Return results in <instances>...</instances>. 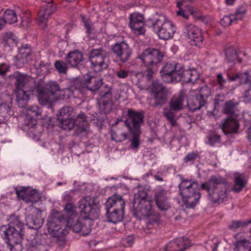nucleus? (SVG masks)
<instances>
[{"instance_id": "1", "label": "nucleus", "mask_w": 251, "mask_h": 251, "mask_svg": "<svg viewBox=\"0 0 251 251\" xmlns=\"http://www.w3.org/2000/svg\"><path fill=\"white\" fill-rule=\"evenodd\" d=\"M80 221L77 217L71 220L70 223L65 220V217L62 212L52 210L48 218L47 228L49 233L52 236L58 238H61L67 234L70 229L76 233L79 232L81 235H88L91 228L90 226H86L85 224Z\"/></svg>"}, {"instance_id": "2", "label": "nucleus", "mask_w": 251, "mask_h": 251, "mask_svg": "<svg viewBox=\"0 0 251 251\" xmlns=\"http://www.w3.org/2000/svg\"><path fill=\"white\" fill-rule=\"evenodd\" d=\"M160 74L163 80L167 83L182 80L194 83L200 77L199 72L195 69L184 70L181 65L175 62L166 63L160 71Z\"/></svg>"}, {"instance_id": "3", "label": "nucleus", "mask_w": 251, "mask_h": 251, "mask_svg": "<svg viewBox=\"0 0 251 251\" xmlns=\"http://www.w3.org/2000/svg\"><path fill=\"white\" fill-rule=\"evenodd\" d=\"M8 226H3L0 228V234L8 245L11 251H21L20 244L24 235V224L19 216L12 215L8 218Z\"/></svg>"}, {"instance_id": "4", "label": "nucleus", "mask_w": 251, "mask_h": 251, "mask_svg": "<svg viewBox=\"0 0 251 251\" xmlns=\"http://www.w3.org/2000/svg\"><path fill=\"white\" fill-rule=\"evenodd\" d=\"M38 93V100L39 102L43 105H45L51 102L49 94V93L53 96L55 99H67L71 97L73 92L71 88H67L61 89L58 84L55 81H49L46 83L45 87L38 84L36 87Z\"/></svg>"}, {"instance_id": "5", "label": "nucleus", "mask_w": 251, "mask_h": 251, "mask_svg": "<svg viewBox=\"0 0 251 251\" xmlns=\"http://www.w3.org/2000/svg\"><path fill=\"white\" fill-rule=\"evenodd\" d=\"M16 82L15 93L19 107H25L29 99V96L34 89V79L23 74L18 73L14 76Z\"/></svg>"}, {"instance_id": "6", "label": "nucleus", "mask_w": 251, "mask_h": 251, "mask_svg": "<svg viewBox=\"0 0 251 251\" xmlns=\"http://www.w3.org/2000/svg\"><path fill=\"white\" fill-rule=\"evenodd\" d=\"M199 186L196 181L183 179L179 185V193L182 200L187 207L193 208L199 201L201 195Z\"/></svg>"}, {"instance_id": "7", "label": "nucleus", "mask_w": 251, "mask_h": 251, "mask_svg": "<svg viewBox=\"0 0 251 251\" xmlns=\"http://www.w3.org/2000/svg\"><path fill=\"white\" fill-rule=\"evenodd\" d=\"M127 119L125 121L133 138L131 140V148L138 149L139 145V136L141 134V126L144 123V113L143 111H136L132 109L127 111Z\"/></svg>"}, {"instance_id": "8", "label": "nucleus", "mask_w": 251, "mask_h": 251, "mask_svg": "<svg viewBox=\"0 0 251 251\" xmlns=\"http://www.w3.org/2000/svg\"><path fill=\"white\" fill-rule=\"evenodd\" d=\"M222 182L221 177L214 176L211 177L208 183H201V187L207 190L213 202H221L227 197V189L226 185Z\"/></svg>"}, {"instance_id": "9", "label": "nucleus", "mask_w": 251, "mask_h": 251, "mask_svg": "<svg viewBox=\"0 0 251 251\" xmlns=\"http://www.w3.org/2000/svg\"><path fill=\"white\" fill-rule=\"evenodd\" d=\"M238 102L233 100L225 103L224 110L226 114L230 116L220 125V127L225 134L235 133L238 132L239 125L237 115L234 112Z\"/></svg>"}, {"instance_id": "10", "label": "nucleus", "mask_w": 251, "mask_h": 251, "mask_svg": "<svg viewBox=\"0 0 251 251\" xmlns=\"http://www.w3.org/2000/svg\"><path fill=\"white\" fill-rule=\"evenodd\" d=\"M152 27L159 38L164 40L173 38L176 30V25L164 15H160L155 19Z\"/></svg>"}, {"instance_id": "11", "label": "nucleus", "mask_w": 251, "mask_h": 251, "mask_svg": "<svg viewBox=\"0 0 251 251\" xmlns=\"http://www.w3.org/2000/svg\"><path fill=\"white\" fill-rule=\"evenodd\" d=\"M80 214L83 220L94 221L99 217L100 209L94 197H86L78 201Z\"/></svg>"}, {"instance_id": "12", "label": "nucleus", "mask_w": 251, "mask_h": 251, "mask_svg": "<svg viewBox=\"0 0 251 251\" xmlns=\"http://www.w3.org/2000/svg\"><path fill=\"white\" fill-rule=\"evenodd\" d=\"M134 202L138 203V208L143 216L149 217L153 215V201L151 198H147V194L145 190H140L135 195Z\"/></svg>"}, {"instance_id": "13", "label": "nucleus", "mask_w": 251, "mask_h": 251, "mask_svg": "<svg viewBox=\"0 0 251 251\" xmlns=\"http://www.w3.org/2000/svg\"><path fill=\"white\" fill-rule=\"evenodd\" d=\"M183 34L186 41L193 46L200 47L203 41L201 29L198 26L190 24L183 29Z\"/></svg>"}, {"instance_id": "14", "label": "nucleus", "mask_w": 251, "mask_h": 251, "mask_svg": "<svg viewBox=\"0 0 251 251\" xmlns=\"http://www.w3.org/2000/svg\"><path fill=\"white\" fill-rule=\"evenodd\" d=\"M228 79L230 81L239 80L240 83L245 84L246 90L243 94L242 100L246 103L251 104V70L234 76L228 75Z\"/></svg>"}, {"instance_id": "15", "label": "nucleus", "mask_w": 251, "mask_h": 251, "mask_svg": "<svg viewBox=\"0 0 251 251\" xmlns=\"http://www.w3.org/2000/svg\"><path fill=\"white\" fill-rule=\"evenodd\" d=\"M111 207L117 206V209L111 213V223L114 224L121 222L123 218V211L125 208V202L120 195H115L111 198Z\"/></svg>"}, {"instance_id": "16", "label": "nucleus", "mask_w": 251, "mask_h": 251, "mask_svg": "<svg viewBox=\"0 0 251 251\" xmlns=\"http://www.w3.org/2000/svg\"><path fill=\"white\" fill-rule=\"evenodd\" d=\"M162 53L156 49H148L144 50L139 58L146 66H156L162 59Z\"/></svg>"}, {"instance_id": "17", "label": "nucleus", "mask_w": 251, "mask_h": 251, "mask_svg": "<svg viewBox=\"0 0 251 251\" xmlns=\"http://www.w3.org/2000/svg\"><path fill=\"white\" fill-rule=\"evenodd\" d=\"M91 67L96 72H98L107 68L108 65L104 62V58L101 54V50H93L89 56Z\"/></svg>"}, {"instance_id": "18", "label": "nucleus", "mask_w": 251, "mask_h": 251, "mask_svg": "<svg viewBox=\"0 0 251 251\" xmlns=\"http://www.w3.org/2000/svg\"><path fill=\"white\" fill-rule=\"evenodd\" d=\"M112 50L122 62L129 60L132 54L131 49L125 42L116 43L112 47Z\"/></svg>"}, {"instance_id": "19", "label": "nucleus", "mask_w": 251, "mask_h": 251, "mask_svg": "<svg viewBox=\"0 0 251 251\" xmlns=\"http://www.w3.org/2000/svg\"><path fill=\"white\" fill-rule=\"evenodd\" d=\"M16 194L19 199L23 200L26 203L36 202L41 198L40 195L38 191L29 188H24L21 190H17Z\"/></svg>"}, {"instance_id": "20", "label": "nucleus", "mask_w": 251, "mask_h": 251, "mask_svg": "<svg viewBox=\"0 0 251 251\" xmlns=\"http://www.w3.org/2000/svg\"><path fill=\"white\" fill-rule=\"evenodd\" d=\"M150 88L154 95L156 104L160 105L164 103L167 99V89L157 81H154Z\"/></svg>"}, {"instance_id": "21", "label": "nucleus", "mask_w": 251, "mask_h": 251, "mask_svg": "<svg viewBox=\"0 0 251 251\" xmlns=\"http://www.w3.org/2000/svg\"><path fill=\"white\" fill-rule=\"evenodd\" d=\"M191 246V243L187 238H179L169 242L165 247V251H184Z\"/></svg>"}, {"instance_id": "22", "label": "nucleus", "mask_w": 251, "mask_h": 251, "mask_svg": "<svg viewBox=\"0 0 251 251\" xmlns=\"http://www.w3.org/2000/svg\"><path fill=\"white\" fill-rule=\"evenodd\" d=\"M246 12L245 8L240 7L236 10L234 14L224 16L220 21V24L223 26H228L235 21L242 20Z\"/></svg>"}, {"instance_id": "23", "label": "nucleus", "mask_w": 251, "mask_h": 251, "mask_svg": "<svg viewBox=\"0 0 251 251\" xmlns=\"http://www.w3.org/2000/svg\"><path fill=\"white\" fill-rule=\"evenodd\" d=\"M41 115V110L37 105H32L26 109L25 119V124L30 127H33L37 125L36 118Z\"/></svg>"}, {"instance_id": "24", "label": "nucleus", "mask_w": 251, "mask_h": 251, "mask_svg": "<svg viewBox=\"0 0 251 251\" xmlns=\"http://www.w3.org/2000/svg\"><path fill=\"white\" fill-rule=\"evenodd\" d=\"M83 60L82 52L77 50L70 51L65 57L66 62L73 68H78Z\"/></svg>"}, {"instance_id": "25", "label": "nucleus", "mask_w": 251, "mask_h": 251, "mask_svg": "<svg viewBox=\"0 0 251 251\" xmlns=\"http://www.w3.org/2000/svg\"><path fill=\"white\" fill-rule=\"evenodd\" d=\"M166 192L163 189H159L155 194V203L158 208L161 210H166L170 207L168 201Z\"/></svg>"}, {"instance_id": "26", "label": "nucleus", "mask_w": 251, "mask_h": 251, "mask_svg": "<svg viewBox=\"0 0 251 251\" xmlns=\"http://www.w3.org/2000/svg\"><path fill=\"white\" fill-rule=\"evenodd\" d=\"M53 5H47L46 8H42L38 14L37 20L40 27L44 28L47 26V21L50 16L54 11Z\"/></svg>"}, {"instance_id": "27", "label": "nucleus", "mask_w": 251, "mask_h": 251, "mask_svg": "<svg viewBox=\"0 0 251 251\" xmlns=\"http://www.w3.org/2000/svg\"><path fill=\"white\" fill-rule=\"evenodd\" d=\"M235 238L237 241L234 244V251H251L250 243L246 239L244 233H238Z\"/></svg>"}, {"instance_id": "28", "label": "nucleus", "mask_w": 251, "mask_h": 251, "mask_svg": "<svg viewBox=\"0 0 251 251\" xmlns=\"http://www.w3.org/2000/svg\"><path fill=\"white\" fill-rule=\"evenodd\" d=\"M86 87L91 91L98 90L102 84V79L88 74L85 77Z\"/></svg>"}, {"instance_id": "29", "label": "nucleus", "mask_w": 251, "mask_h": 251, "mask_svg": "<svg viewBox=\"0 0 251 251\" xmlns=\"http://www.w3.org/2000/svg\"><path fill=\"white\" fill-rule=\"evenodd\" d=\"M40 212H36L35 214L28 215L26 216L27 225L31 228L37 229L42 226L43 220L40 217Z\"/></svg>"}, {"instance_id": "30", "label": "nucleus", "mask_w": 251, "mask_h": 251, "mask_svg": "<svg viewBox=\"0 0 251 251\" xmlns=\"http://www.w3.org/2000/svg\"><path fill=\"white\" fill-rule=\"evenodd\" d=\"M184 101V94L181 92L173 97L170 100V107L174 110H180L183 107Z\"/></svg>"}, {"instance_id": "31", "label": "nucleus", "mask_w": 251, "mask_h": 251, "mask_svg": "<svg viewBox=\"0 0 251 251\" xmlns=\"http://www.w3.org/2000/svg\"><path fill=\"white\" fill-rule=\"evenodd\" d=\"M31 55V50L29 45H23L19 49V53L17 55V58L23 63H27L30 59Z\"/></svg>"}, {"instance_id": "32", "label": "nucleus", "mask_w": 251, "mask_h": 251, "mask_svg": "<svg viewBox=\"0 0 251 251\" xmlns=\"http://www.w3.org/2000/svg\"><path fill=\"white\" fill-rule=\"evenodd\" d=\"M205 103V100L201 99L197 95L192 99L188 100L187 106L190 111H195L199 110Z\"/></svg>"}, {"instance_id": "33", "label": "nucleus", "mask_w": 251, "mask_h": 251, "mask_svg": "<svg viewBox=\"0 0 251 251\" xmlns=\"http://www.w3.org/2000/svg\"><path fill=\"white\" fill-rule=\"evenodd\" d=\"M234 183L232 191L235 193H238L245 186L247 181L243 174L236 173L234 174Z\"/></svg>"}, {"instance_id": "34", "label": "nucleus", "mask_w": 251, "mask_h": 251, "mask_svg": "<svg viewBox=\"0 0 251 251\" xmlns=\"http://www.w3.org/2000/svg\"><path fill=\"white\" fill-rule=\"evenodd\" d=\"M75 126L80 131L86 130L89 124L87 120V117L84 113L78 114L75 121Z\"/></svg>"}, {"instance_id": "35", "label": "nucleus", "mask_w": 251, "mask_h": 251, "mask_svg": "<svg viewBox=\"0 0 251 251\" xmlns=\"http://www.w3.org/2000/svg\"><path fill=\"white\" fill-rule=\"evenodd\" d=\"M74 108L71 106H64L62 107L57 114V120L58 121H64L70 118L73 117Z\"/></svg>"}, {"instance_id": "36", "label": "nucleus", "mask_w": 251, "mask_h": 251, "mask_svg": "<svg viewBox=\"0 0 251 251\" xmlns=\"http://www.w3.org/2000/svg\"><path fill=\"white\" fill-rule=\"evenodd\" d=\"M64 209L67 214V217L66 218H65V220L68 221V223H70L71 220L77 217V213L75 212V207L73 204L70 203H67Z\"/></svg>"}, {"instance_id": "37", "label": "nucleus", "mask_w": 251, "mask_h": 251, "mask_svg": "<svg viewBox=\"0 0 251 251\" xmlns=\"http://www.w3.org/2000/svg\"><path fill=\"white\" fill-rule=\"evenodd\" d=\"M3 19L5 21L6 23L13 24L17 22V17L14 10L7 9L3 15Z\"/></svg>"}, {"instance_id": "38", "label": "nucleus", "mask_w": 251, "mask_h": 251, "mask_svg": "<svg viewBox=\"0 0 251 251\" xmlns=\"http://www.w3.org/2000/svg\"><path fill=\"white\" fill-rule=\"evenodd\" d=\"M109 90L107 92H105L103 95H101L98 103L101 109L104 113L108 112V110H106V107L108 106L109 104V99L108 98L109 93Z\"/></svg>"}, {"instance_id": "39", "label": "nucleus", "mask_w": 251, "mask_h": 251, "mask_svg": "<svg viewBox=\"0 0 251 251\" xmlns=\"http://www.w3.org/2000/svg\"><path fill=\"white\" fill-rule=\"evenodd\" d=\"M251 224V218L246 220H237L232 221L229 226L230 228L236 229L239 228H243Z\"/></svg>"}, {"instance_id": "40", "label": "nucleus", "mask_w": 251, "mask_h": 251, "mask_svg": "<svg viewBox=\"0 0 251 251\" xmlns=\"http://www.w3.org/2000/svg\"><path fill=\"white\" fill-rule=\"evenodd\" d=\"M226 54L229 62H235L236 61H241V60L238 59L237 51L233 48H229L226 49Z\"/></svg>"}, {"instance_id": "41", "label": "nucleus", "mask_w": 251, "mask_h": 251, "mask_svg": "<svg viewBox=\"0 0 251 251\" xmlns=\"http://www.w3.org/2000/svg\"><path fill=\"white\" fill-rule=\"evenodd\" d=\"M59 122L61 127L65 130H71L75 126V120L74 117L64 119L62 121H59Z\"/></svg>"}, {"instance_id": "42", "label": "nucleus", "mask_w": 251, "mask_h": 251, "mask_svg": "<svg viewBox=\"0 0 251 251\" xmlns=\"http://www.w3.org/2000/svg\"><path fill=\"white\" fill-rule=\"evenodd\" d=\"M68 64L62 60H57L54 63V67L57 72L61 74H67L68 70Z\"/></svg>"}, {"instance_id": "43", "label": "nucleus", "mask_w": 251, "mask_h": 251, "mask_svg": "<svg viewBox=\"0 0 251 251\" xmlns=\"http://www.w3.org/2000/svg\"><path fill=\"white\" fill-rule=\"evenodd\" d=\"M172 110L173 109H170L167 108H164L163 113L170 124L172 126H174L176 125V120L175 113Z\"/></svg>"}, {"instance_id": "44", "label": "nucleus", "mask_w": 251, "mask_h": 251, "mask_svg": "<svg viewBox=\"0 0 251 251\" xmlns=\"http://www.w3.org/2000/svg\"><path fill=\"white\" fill-rule=\"evenodd\" d=\"M31 22L30 12L28 11L24 12L21 17L22 26L24 28H27L30 25Z\"/></svg>"}, {"instance_id": "45", "label": "nucleus", "mask_w": 251, "mask_h": 251, "mask_svg": "<svg viewBox=\"0 0 251 251\" xmlns=\"http://www.w3.org/2000/svg\"><path fill=\"white\" fill-rule=\"evenodd\" d=\"M132 32L137 35L144 34L145 32V29L144 23L142 24H135L129 25Z\"/></svg>"}, {"instance_id": "46", "label": "nucleus", "mask_w": 251, "mask_h": 251, "mask_svg": "<svg viewBox=\"0 0 251 251\" xmlns=\"http://www.w3.org/2000/svg\"><path fill=\"white\" fill-rule=\"evenodd\" d=\"M143 20L144 18L142 15L137 13H132L130 16L129 25L137 24H142L143 23Z\"/></svg>"}, {"instance_id": "47", "label": "nucleus", "mask_w": 251, "mask_h": 251, "mask_svg": "<svg viewBox=\"0 0 251 251\" xmlns=\"http://www.w3.org/2000/svg\"><path fill=\"white\" fill-rule=\"evenodd\" d=\"M210 89L206 85L201 87L200 90V94L197 95L200 98L205 100H206L207 98L210 95Z\"/></svg>"}, {"instance_id": "48", "label": "nucleus", "mask_w": 251, "mask_h": 251, "mask_svg": "<svg viewBox=\"0 0 251 251\" xmlns=\"http://www.w3.org/2000/svg\"><path fill=\"white\" fill-rule=\"evenodd\" d=\"M83 22L84 23L85 27L86 29L87 33L88 35L91 33V29L92 24L89 19H85L84 17L82 18Z\"/></svg>"}, {"instance_id": "49", "label": "nucleus", "mask_w": 251, "mask_h": 251, "mask_svg": "<svg viewBox=\"0 0 251 251\" xmlns=\"http://www.w3.org/2000/svg\"><path fill=\"white\" fill-rule=\"evenodd\" d=\"M217 81L220 88L223 89L226 82V80L224 78L223 75L221 73L217 74Z\"/></svg>"}, {"instance_id": "50", "label": "nucleus", "mask_w": 251, "mask_h": 251, "mask_svg": "<svg viewBox=\"0 0 251 251\" xmlns=\"http://www.w3.org/2000/svg\"><path fill=\"white\" fill-rule=\"evenodd\" d=\"M220 139V137L218 135H212L208 137V142L210 145L213 146L215 143L218 142Z\"/></svg>"}, {"instance_id": "51", "label": "nucleus", "mask_w": 251, "mask_h": 251, "mask_svg": "<svg viewBox=\"0 0 251 251\" xmlns=\"http://www.w3.org/2000/svg\"><path fill=\"white\" fill-rule=\"evenodd\" d=\"M111 136L112 139L115 140L116 142H122L127 138V135L126 133H122L120 137H115L114 135L111 133Z\"/></svg>"}, {"instance_id": "52", "label": "nucleus", "mask_w": 251, "mask_h": 251, "mask_svg": "<svg viewBox=\"0 0 251 251\" xmlns=\"http://www.w3.org/2000/svg\"><path fill=\"white\" fill-rule=\"evenodd\" d=\"M243 118L245 123H248L251 121V113L249 112L243 113Z\"/></svg>"}, {"instance_id": "53", "label": "nucleus", "mask_w": 251, "mask_h": 251, "mask_svg": "<svg viewBox=\"0 0 251 251\" xmlns=\"http://www.w3.org/2000/svg\"><path fill=\"white\" fill-rule=\"evenodd\" d=\"M117 75L120 78H125L128 75V72L125 70H120L117 72Z\"/></svg>"}, {"instance_id": "54", "label": "nucleus", "mask_w": 251, "mask_h": 251, "mask_svg": "<svg viewBox=\"0 0 251 251\" xmlns=\"http://www.w3.org/2000/svg\"><path fill=\"white\" fill-rule=\"evenodd\" d=\"M8 70V67L7 65L5 64H0V75H4Z\"/></svg>"}, {"instance_id": "55", "label": "nucleus", "mask_w": 251, "mask_h": 251, "mask_svg": "<svg viewBox=\"0 0 251 251\" xmlns=\"http://www.w3.org/2000/svg\"><path fill=\"white\" fill-rule=\"evenodd\" d=\"M197 154L194 153H191L188 154L184 158V160L185 162H188L193 160L196 157Z\"/></svg>"}, {"instance_id": "56", "label": "nucleus", "mask_w": 251, "mask_h": 251, "mask_svg": "<svg viewBox=\"0 0 251 251\" xmlns=\"http://www.w3.org/2000/svg\"><path fill=\"white\" fill-rule=\"evenodd\" d=\"M110 200V198H108L107 200L105 207L106 209V216H107V221L108 222H110V215L109 214L110 210V207L108 206V201Z\"/></svg>"}, {"instance_id": "57", "label": "nucleus", "mask_w": 251, "mask_h": 251, "mask_svg": "<svg viewBox=\"0 0 251 251\" xmlns=\"http://www.w3.org/2000/svg\"><path fill=\"white\" fill-rule=\"evenodd\" d=\"M12 34L10 32L5 34L4 35V40L5 41L6 43L9 42L10 40L13 41V39L12 38Z\"/></svg>"}, {"instance_id": "58", "label": "nucleus", "mask_w": 251, "mask_h": 251, "mask_svg": "<svg viewBox=\"0 0 251 251\" xmlns=\"http://www.w3.org/2000/svg\"><path fill=\"white\" fill-rule=\"evenodd\" d=\"M177 15L182 17L184 18H188V15L186 13L185 11L181 9H180L176 12Z\"/></svg>"}, {"instance_id": "59", "label": "nucleus", "mask_w": 251, "mask_h": 251, "mask_svg": "<svg viewBox=\"0 0 251 251\" xmlns=\"http://www.w3.org/2000/svg\"><path fill=\"white\" fill-rule=\"evenodd\" d=\"M153 225L155 226H158V222L157 220H155L152 222H149L148 224V226L149 228H151V226Z\"/></svg>"}, {"instance_id": "60", "label": "nucleus", "mask_w": 251, "mask_h": 251, "mask_svg": "<svg viewBox=\"0 0 251 251\" xmlns=\"http://www.w3.org/2000/svg\"><path fill=\"white\" fill-rule=\"evenodd\" d=\"M5 23V21L3 18H0V30L2 28Z\"/></svg>"}, {"instance_id": "61", "label": "nucleus", "mask_w": 251, "mask_h": 251, "mask_svg": "<svg viewBox=\"0 0 251 251\" xmlns=\"http://www.w3.org/2000/svg\"><path fill=\"white\" fill-rule=\"evenodd\" d=\"M235 0H225V2L227 5H231L235 2Z\"/></svg>"}, {"instance_id": "62", "label": "nucleus", "mask_w": 251, "mask_h": 251, "mask_svg": "<svg viewBox=\"0 0 251 251\" xmlns=\"http://www.w3.org/2000/svg\"><path fill=\"white\" fill-rule=\"evenodd\" d=\"M148 78L149 79L151 78V77H152V71L151 70H149L148 71Z\"/></svg>"}, {"instance_id": "63", "label": "nucleus", "mask_w": 251, "mask_h": 251, "mask_svg": "<svg viewBox=\"0 0 251 251\" xmlns=\"http://www.w3.org/2000/svg\"><path fill=\"white\" fill-rule=\"evenodd\" d=\"M155 178L156 180L160 181H162L163 180V179L162 178V177L159 176H155Z\"/></svg>"}, {"instance_id": "64", "label": "nucleus", "mask_w": 251, "mask_h": 251, "mask_svg": "<svg viewBox=\"0 0 251 251\" xmlns=\"http://www.w3.org/2000/svg\"><path fill=\"white\" fill-rule=\"evenodd\" d=\"M127 241L129 245L131 244L132 243V242H133V238H131V237H129L127 239Z\"/></svg>"}]
</instances>
